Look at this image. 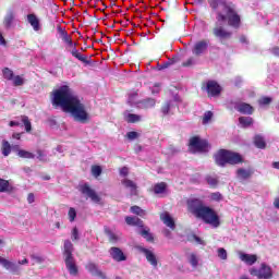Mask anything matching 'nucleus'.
Masks as SVG:
<instances>
[{"instance_id":"nucleus-51","label":"nucleus","mask_w":279,"mask_h":279,"mask_svg":"<svg viewBox=\"0 0 279 279\" xmlns=\"http://www.w3.org/2000/svg\"><path fill=\"white\" fill-rule=\"evenodd\" d=\"M210 198L214 201V202H221V199H223V196H221V193L217 192V193H213L210 195Z\"/></svg>"},{"instance_id":"nucleus-24","label":"nucleus","mask_w":279,"mask_h":279,"mask_svg":"<svg viewBox=\"0 0 279 279\" xmlns=\"http://www.w3.org/2000/svg\"><path fill=\"white\" fill-rule=\"evenodd\" d=\"M125 222L128 223V226H137V228L144 227V222L138 217L128 216L125 218Z\"/></svg>"},{"instance_id":"nucleus-27","label":"nucleus","mask_w":279,"mask_h":279,"mask_svg":"<svg viewBox=\"0 0 279 279\" xmlns=\"http://www.w3.org/2000/svg\"><path fill=\"white\" fill-rule=\"evenodd\" d=\"M187 263H190V265L194 269H197V267L199 266V256H197V254H195V253H190L187 255Z\"/></svg>"},{"instance_id":"nucleus-50","label":"nucleus","mask_w":279,"mask_h":279,"mask_svg":"<svg viewBox=\"0 0 279 279\" xmlns=\"http://www.w3.org/2000/svg\"><path fill=\"white\" fill-rule=\"evenodd\" d=\"M72 241H80V231L77 227H74L72 230Z\"/></svg>"},{"instance_id":"nucleus-63","label":"nucleus","mask_w":279,"mask_h":279,"mask_svg":"<svg viewBox=\"0 0 279 279\" xmlns=\"http://www.w3.org/2000/svg\"><path fill=\"white\" fill-rule=\"evenodd\" d=\"M272 53H274L275 56H279V48H274V49H272Z\"/></svg>"},{"instance_id":"nucleus-29","label":"nucleus","mask_w":279,"mask_h":279,"mask_svg":"<svg viewBox=\"0 0 279 279\" xmlns=\"http://www.w3.org/2000/svg\"><path fill=\"white\" fill-rule=\"evenodd\" d=\"M252 170H245L243 168L238 169L236 174L240 180H247L252 178Z\"/></svg>"},{"instance_id":"nucleus-43","label":"nucleus","mask_w":279,"mask_h":279,"mask_svg":"<svg viewBox=\"0 0 279 279\" xmlns=\"http://www.w3.org/2000/svg\"><path fill=\"white\" fill-rule=\"evenodd\" d=\"M218 258H220L221 260H228V251H226V248H218Z\"/></svg>"},{"instance_id":"nucleus-36","label":"nucleus","mask_w":279,"mask_h":279,"mask_svg":"<svg viewBox=\"0 0 279 279\" xmlns=\"http://www.w3.org/2000/svg\"><path fill=\"white\" fill-rule=\"evenodd\" d=\"M165 191H167V184L165 182H161V183H157L155 186H154V193L156 195H160L162 193H165Z\"/></svg>"},{"instance_id":"nucleus-52","label":"nucleus","mask_w":279,"mask_h":279,"mask_svg":"<svg viewBox=\"0 0 279 279\" xmlns=\"http://www.w3.org/2000/svg\"><path fill=\"white\" fill-rule=\"evenodd\" d=\"M259 104H260V106H269V104H271V98L264 97V98L259 99Z\"/></svg>"},{"instance_id":"nucleus-60","label":"nucleus","mask_w":279,"mask_h":279,"mask_svg":"<svg viewBox=\"0 0 279 279\" xmlns=\"http://www.w3.org/2000/svg\"><path fill=\"white\" fill-rule=\"evenodd\" d=\"M110 241H117V235L112 232L109 233Z\"/></svg>"},{"instance_id":"nucleus-34","label":"nucleus","mask_w":279,"mask_h":279,"mask_svg":"<svg viewBox=\"0 0 279 279\" xmlns=\"http://www.w3.org/2000/svg\"><path fill=\"white\" fill-rule=\"evenodd\" d=\"M1 150H2V156L7 157L9 154H11L12 146L10 145V142L3 140L2 141V148H1Z\"/></svg>"},{"instance_id":"nucleus-16","label":"nucleus","mask_w":279,"mask_h":279,"mask_svg":"<svg viewBox=\"0 0 279 279\" xmlns=\"http://www.w3.org/2000/svg\"><path fill=\"white\" fill-rule=\"evenodd\" d=\"M2 267H4V269L8 271H11V274H15L16 276L21 274V267L5 258L2 260Z\"/></svg>"},{"instance_id":"nucleus-64","label":"nucleus","mask_w":279,"mask_h":279,"mask_svg":"<svg viewBox=\"0 0 279 279\" xmlns=\"http://www.w3.org/2000/svg\"><path fill=\"white\" fill-rule=\"evenodd\" d=\"M272 167H274V169H279V161L272 162Z\"/></svg>"},{"instance_id":"nucleus-57","label":"nucleus","mask_w":279,"mask_h":279,"mask_svg":"<svg viewBox=\"0 0 279 279\" xmlns=\"http://www.w3.org/2000/svg\"><path fill=\"white\" fill-rule=\"evenodd\" d=\"M203 90H206L208 97H210V81L206 82V87H203Z\"/></svg>"},{"instance_id":"nucleus-54","label":"nucleus","mask_w":279,"mask_h":279,"mask_svg":"<svg viewBox=\"0 0 279 279\" xmlns=\"http://www.w3.org/2000/svg\"><path fill=\"white\" fill-rule=\"evenodd\" d=\"M130 173V169H128V167H123L120 170V175H122L123 178H126V175H129Z\"/></svg>"},{"instance_id":"nucleus-20","label":"nucleus","mask_w":279,"mask_h":279,"mask_svg":"<svg viewBox=\"0 0 279 279\" xmlns=\"http://www.w3.org/2000/svg\"><path fill=\"white\" fill-rule=\"evenodd\" d=\"M219 226H221V217L215 209H210V228H219Z\"/></svg>"},{"instance_id":"nucleus-53","label":"nucleus","mask_w":279,"mask_h":279,"mask_svg":"<svg viewBox=\"0 0 279 279\" xmlns=\"http://www.w3.org/2000/svg\"><path fill=\"white\" fill-rule=\"evenodd\" d=\"M209 121H210V111H206L203 118V125H206V123H209Z\"/></svg>"},{"instance_id":"nucleus-2","label":"nucleus","mask_w":279,"mask_h":279,"mask_svg":"<svg viewBox=\"0 0 279 279\" xmlns=\"http://www.w3.org/2000/svg\"><path fill=\"white\" fill-rule=\"evenodd\" d=\"M211 8L217 10V21H228L231 27L241 25V16L236 13L234 4L227 3L226 0H211Z\"/></svg>"},{"instance_id":"nucleus-31","label":"nucleus","mask_w":279,"mask_h":279,"mask_svg":"<svg viewBox=\"0 0 279 279\" xmlns=\"http://www.w3.org/2000/svg\"><path fill=\"white\" fill-rule=\"evenodd\" d=\"M187 241L190 243H195V245H206V241H204V239L197 236L196 234H190L187 236Z\"/></svg>"},{"instance_id":"nucleus-15","label":"nucleus","mask_w":279,"mask_h":279,"mask_svg":"<svg viewBox=\"0 0 279 279\" xmlns=\"http://www.w3.org/2000/svg\"><path fill=\"white\" fill-rule=\"evenodd\" d=\"M57 32L60 35L61 40H63V43H65V45H68V47H74L76 44L73 43V38H71V36L69 35V33H66V31L64 28H62V26H58L57 27Z\"/></svg>"},{"instance_id":"nucleus-12","label":"nucleus","mask_w":279,"mask_h":279,"mask_svg":"<svg viewBox=\"0 0 279 279\" xmlns=\"http://www.w3.org/2000/svg\"><path fill=\"white\" fill-rule=\"evenodd\" d=\"M109 254L116 263H123V260H128V256H125L123 251L117 246L109 248Z\"/></svg>"},{"instance_id":"nucleus-26","label":"nucleus","mask_w":279,"mask_h":279,"mask_svg":"<svg viewBox=\"0 0 279 279\" xmlns=\"http://www.w3.org/2000/svg\"><path fill=\"white\" fill-rule=\"evenodd\" d=\"M122 184L123 186H125V189H130L131 191V195H136V183H134V181L130 180V179H124L122 180Z\"/></svg>"},{"instance_id":"nucleus-39","label":"nucleus","mask_w":279,"mask_h":279,"mask_svg":"<svg viewBox=\"0 0 279 279\" xmlns=\"http://www.w3.org/2000/svg\"><path fill=\"white\" fill-rule=\"evenodd\" d=\"M17 156L20 158H27V159H34L36 158V155H34L33 153L31 151H27V150H17Z\"/></svg>"},{"instance_id":"nucleus-30","label":"nucleus","mask_w":279,"mask_h":279,"mask_svg":"<svg viewBox=\"0 0 279 279\" xmlns=\"http://www.w3.org/2000/svg\"><path fill=\"white\" fill-rule=\"evenodd\" d=\"M12 186H10V181L0 178V193H10Z\"/></svg>"},{"instance_id":"nucleus-18","label":"nucleus","mask_w":279,"mask_h":279,"mask_svg":"<svg viewBox=\"0 0 279 279\" xmlns=\"http://www.w3.org/2000/svg\"><path fill=\"white\" fill-rule=\"evenodd\" d=\"M77 44H74L73 47H70L69 51L71 53V56H73V58H76V60H80V62H84L86 64H88V60H86L85 56L82 54L80 52V50H77Z\"/></svg>"},{"instance_id":"nucleus-19","label":"nucleus","mask_w":279,"mask_h":279,"mask_svg":"<svg viewBox=\"0 0 279 279\" xmlns=\"http://www.w3.org/2000/svg\"><path fill=\"white\" fill-rule=\"evenodd\" d=\"M160 219L161 221H163L165 226L171 228V230H175V221H173V218H171V215H169V213L160 214Z\"/></svg>"},{"instance_id":"nucleus-4","label":"nucleus","mask_w":279,"mask_h":279,"mask_svg":"<svg viewBox=\"0 0 279 279\" xmlns=\"http://www.w3.org/2000/svg\"><path fill=\"white\" fill-rule=\"evenodd\" d=\"M187 208L192 215L198 219H203L205 223H210V207L204 206V202H202V199H189Z\"/></svg>"},{"instance_id":"nucleus-8","label":"nucleus","mask_w":279,"mask_h":279,"mask_svg":"<svg viewBox=\"0 0 279 279\" xmlns=\"http://www.w3.org/2000/svg\"><path fill=\"white\" fill-rule=\"evenodd\" d=\"M248 271L251 276H255V278L258 279L274 278V270H271V266L267 265L266 263H262L258 269L253 267Z\"/></svg>"},{"instance_id":"nucleus-6","label":"nucleus","mask_w":279,"mask_h":279,"mask_svg":"<svg viewBox=\"0 0 279 279\" xmlns=\"http://www.w3.org/2000/svg\"><path fill=\"white\" fill-rule=\"evenodd\" d=\"M215 161L219 167H226V165H239L243 162V157L236 153L221 149L215 155Z\"/></svg>"},{"instance_id":"nucleus-59","label":"nucleus","mask_w":279,"mask_h":279,"mask_svg":"<svg viewBox=\"0 0 279 279\" xmlns=\"http://www.w3.org/2000/svg\"><path fill=\"white\" fill-rule=\"evenodd\" d=\"M28 263L29 260H27V258L17 262L19 265H27Z\"/></svg>"},{"instance_id":"nucleus-3","label":"nucleus","mask_w":279,"mask_h":279,"mask_svg":"<svg viewBox=\"0 0 279 279\" xmlns=\"http://www.w3.org/2000/svg\"><path fill=\"white\" fill-rule=\"evenodd\" d=\"M192 56L186 61L182 63V66L191 68L196 64H202V59L208 56V51H210V40L209 39H201L191 48Z\"/></svg>"},{"instance_id":"nucleus-58","label":"nucleus","mask_w":279,"mask_h":279,"mask_svg":"<svg viewBox=\"0 0 279 279\" xmlns=\"http://www.w3.org/2000/svg\"><path fill=\"white\" fill-rule=\"evenodd\" d=\"M0 45L2 47H5L8 45V41H5V38L3 37V34L0 32Z\"/></svg>"},{"instance_id":"nucleus-5","label":"nucleus","mask_w":279,"mask_h":279,"mask_svg":"<svg viewBox=\"0 0 279 279\" xmlns=\"http://www.w3.org/2000/svg\"><path fill=\"white\" fill-rule=\"evenodd\" d=\"M63 258L70 276H77V274H80V269L75 263V257H73V243H71V240L64 241Z\"/></svg>"},{"instance_id":"nucleus-62","label":"nucleus","mask_w":279,"mask_h":279,"mask_svg":"<svg viewBox=\"0 0 279 279\" xmlns=\"http://www.w3.org/2000/svg\"><path fill=\"white\" fill-rule=\"evenodd\" d=\"M274 206L279 209V197L275 198Z\"/></svg>"},{"instance_id":"nucleus-47","label":"nucleus","mask_w":279,"mask_h":279,"mask_svg":"<svg viewBox=\"0 0 279 279\" xmlns=\"http://www.w3.org/2000/svg\"><path fill=\"white\" fill-rule=\"evenodd\" d=\"M68 215H69V220L71 222H73V221H75V217H77V211H75V208L71 207L69 209V214Z\"/></svg>"},{"instance_id":"nucleus-61","label":"nucleus","mask_w":279,"mask_h":279,"mask_svg":"<svg viewBox=\"0 0 279 279\" xmlns=\"http://www.w3.org/2000/svg\"><path fill=\"white\" fill-rule=\"evenodd\" d=\"M219 181L217 180V179H210V185L211 186H217V183H218Z\"/></svg>"},{"instance_id":"nucleus-41","label":"nucleus","mask_w":279,"mask_h":279,"mask_svg":"<svg viewBox=\"0 0 279 279\" xmlns=\"http://www.w3.org/2000/svg\"><path fill=\"white\" fill-rule=\"evenodd\" d=\"M22 122L24 123L26 132H32V122H29V118L27 116L22 117Z\"/></svg>"},{"instance_id":"nucleus-49","label":"nucleus","mask_w":279,"mask_h":279,"mask_svg":"<svg viewBox=\"0 0 279 279\" xmlns=\"http://www.w3.org/2000/svg\"><path fill=\"white\" fill-rule=\"evenodd\" d=\"M126 138H129V141H136V138H138V133L131 131L126 134Z\"/></svg>"},{"instance_id":"nucleus-17","label":"nucleus","mask_w":279,"mask_h":279,"mask_svg":"<svg viewBox=\"0 0 279 279\" xmlns=\"http://www.w3.org/2000/svg\"><path fill=\"white\" fill-rule=\"evenodd\" d=\"M235 110L238 112H241L242 114H253L254 113V107L250 104L241 102L235 105Z\"/></svg>"},{"instance_id":"nucleus-38","label":"nucleus","mask_w":279,"mask_h":279,"mask_svg":"<svg viewBox=\"0 0 279 279\" xmlns=\"http://www.w3.org/2000/svg\"><path fill=\"white\" fill-rule=\"evenodd\" d=\"M131 213H133V215H137L138 217H145V215H147V211H145V209L136 205L131 207Z\"/></svg>"},{"instance_id":"nucleus-22","label":"nucleus","mask_w":279,"mask_h":279,"mask_svg":"<svg viewBox=\"0 0 279 279\" xmlns=\"http://www.w3.org/2000/svg\"><path fill=\"white\" fill-rule=\"evenodd\" d=\"M27 22L32 25L34 32L40 31V20L36 16V14H28Z\"/></svg>"},{"instance_id":"nucleus-46","label":"nucleus","mask_w":279,"mask_h":279,"mask_svg":"<svg viewBox=\"0 0 279 279\" xmlns=\"http://www.w3.org/2000/svg\"><path fill=\"white\" fill-rule=\"evenodd\" d=\"M31 258L32 260H34V263H37L38 265H41V263H45V257L40 255L33 254L31 255Z\"/></svg>"},{"instance_id":"nucleus-13","label":"nucleus","mask_w":279,"mask_h":279,"mask_svg":"<svg viewBox=\"0 0 279 279\" xmlns=\"http://www.w3.org/2000/svg\"><path fill=\"white\" fill-rule=\"evenodd\" d=\"M85 269H87V271H89V274H92V276H97L98 278L101 279H107L106 274H104V271L99 270V268L97 267V264L89 262L86 264Z\"/></svg>"},{"instance_id":"nucleus-56","label":"nucleus","mask_w":279,"mask_h":279,"mask_svg":"<svg viewBox=\"0 0 279 279\" xmlns=\"http://www.w3.org/2000/svg\"><path fill=\"white\" fill-rule=\"evenodd\" d=\"M160 93V84H155V87L151 89L153 95H158Z\"/></svg>"},{"instance_id":"nucleus-33","label":"nucleus","mask_w":279,"mask_h":279,"mask_svg":"<svg viewBox=\"0 0 279 279\" xmlns=\"http://www.w3.org/2000/svg\"><path fill=\"white\" fill-rule=\"evenodd\" d=\"M239 123L242 128H250L254 123V119L252 117H240Z\"/></svg>"},{"instance_id":"nucleus-35","label":"nucleus","mask_w":279,"mask_h":279,"mask_svg":"<svg viewBox=\"0 0 279 279\" xmlns=\"http://www.w3.org/2000/svg\"><path fill=\"white\" fill-rule=\"evenodd\" d=\"M2 75L4 80L12 82L14 80V71L10 70V68H4L2 70Z\"/></svg>"},{"instance_id":"nucleus-25","label":"nucleus","mask_w":279,"mask_h":279,"mask_svg":"<svg viewBox=\"0 0 279 279\" xmlns=\"http://www.w3.org/2000/svg\"><path fill=\"white\" fill-rule=\"evenodd\" d=\"M240 258L241 260H243V263H246V265H254V263L258 260V257L256 255H250L245 253H242L240 255Z\"/></svg>"},{"instance_id":"nucleus-10","label":"nucleus","mask_w":279,"mask_h":279,"mask_svg":"<svg viewBox=\"0 0 279 279\" xmlns=\"http://www.w3.org/2000/svg\"><path fill=\"white\" fill-rule=\"evenodd\" d=\"M80 191L83 195H86V197H89V199H92V202H94L95 204H99V202H101V197H99V195H97V192L90 189V185H88L87 183L82 185L80 187Z\"/></svg>"},{"instance_id":"nucleus-21","label":"nucleus","mask_w":279,"mask_h":279,"mask_svg":"<svg viewBox=\"0 0 279 279\" xmlns=\"http://www.w3.org/2000/svg\"><path fill=\"white\" fill-rule=\"evenodd\" d=\"M222 90L223 87H221L219 83H217L216 81H210V97H219Z\"/></svg>"},{"instance_id":"nucleus-1","label":"nucleus","mask_w":279,"mask_h":279,"mask_svg":"<svg viewBox=\"0 0 279 279\" xmlns=\"http://www.w3.org/2000/svg\"><path fill=\"white\" fill-rule=\"evenodd\" d=\"M52 105L62 108L63 112H69L77 123H88L90 121V114L86 111V105L66 85L59 87L53 93Z\"/></svg>"},{"instance_id":"nucleus-32","label":"nucleus","mask_w":279,"mask_h":279,"mask_svg":"<svg viewBox=\"0 0 279 279\" xmlns=\"http://www.w3.org/2000/svg\"><path fill=\"white\" fill-rule=\"evenodd\" d=\"M254 144L258 149H265L267 147V144L265 143V137L262 135H256L254 137Z\"/></svg>"},{"instance_id":"nucleus-48","label":"nucleus","mask_w":279,"mask_h":279,"mask_svg":"<svg viewBox=\"0 0 279 279\" xmlns=\"http://www.w3.org/2000/svg\"><path fill=\"white\" fill-rule=\"evenodd\" d=\"M37 158L40 160V162H47V155L43 150H37Z\"/></svg>"},{"instance_id":"nucleus-55","label":"nucleus","mask_w":279,"mask_h":279,"mask_svg":"<svg viewBox=\"0 0 279 279\" xmlns=\"http://www.w3.org/2000/svg\"><path fill=\"white\" fill-rule=\"evenodd\" d=\"M28 204H34L36 202V196H34V193H29L27 196Z\"/></svg>"},{"instance_id":"nucleus-37","label":"nucleus","mask_w":279,"mask_h":279,"mask_svg":"<svg viewBox=\"0 0 279 279\" xmlns=\"http://www.w3.org/2000/svg\"><path fill=\"white\" fill-rule=\"evenodd\" d=\"M140 234L148 242L154 241V235L149 232V229H141Z\"/></svg>"},{"instance_id":"nucleus-44","label":"nucleus","mask_w":279,"mask_h":279,"mask_svg":"<svg viewBox=\"0 0 279 279\" xmlns=\"http://www.w3.org/2000/svg\"><path fill=\"white\" fill-rule=\"evenodd\" d=\"M101 166L92 167V174L94 175V178H99V175H101Z\"/></svg>"},{"instance_id":"nucleus-28","label":"nucleus","mask_w":279,"mask_h":279,"mask_svg":"<svg viewBox=\"0 0 279 279\" xmlns=\"http://www.w3.org/2000/svg\"><path fill=\"white\" fill-rule=\"evenodd\" d=\"M124 119L128 123H138V122L143 121V117L135 114V113L124 114Z\"/></svg>"},{"instance_id":"nucleus-45","label":"nucleus","mask_w":279,"mask_h":279,"mask_svg":"<svg viewBox=\"0 0 279 279\" xmlns=\"http://www.w3.org/2000/svg\"><path fill=\"white\" fill-rule=\"evenodd\" d=\"M171 106H172V101H171V100L167 101V102L162 106V108H161L162 114H169V110H171Z\"/></svg>"},{"instance_id":"nucleus-40","label":"nucleus","mask_w":279,"mask_h":279,"mask_svg":"<svg viewBox=\"0 0 279 279\" xmlns=\"http://www.w3.org/2000/svg\"><path fill=\"white\" fill-rule=\"evenodd\" d=\"M137 97H138V93H136V92L130 94L129 99H128V104H130V106H135L136 107V104H138V101H136Z\"/></svg>"},{"instance_id":"nucleus-14","label":"nucleus","mask_w":279,"mask_h":279,"mask_svg":"<svg viewBox=\"0 0 279 279\" xmlns=\"http://www.w3.org/2000/svg\"><path fill=\"white\" fill-rule=\"evenodd\" d=\"M155 107H156V99L154 98H145L136 102V108H138V110H149L150 108H155Z\"/></svg>"},{"instance_id":"nucleus-11","label":"nucleus","mask_w":279,"mask_h":279,"mask_svg":"<svg viewBox=\"0 0 279 279\" xmlns=\"http://www.w3.org/2000/svg\"><path fill=\"white\" fill-rule=\"evenodd\" d=\"M138 252L145 255L146 260L153 266L158 267V259L156 258V254L151 252L149 248H145L143 246H137Z\"/></svg>"},{"instance_id":"nucleus-9","label":"nucleus","mask_w":279,"mask_h":279,"mask_svg":"<svg viewBox=\"0 0 279 279\" xmlns=\"http://www.w3.org/2000/svg\"><path fill=\"white\" fill-rule=\"evenodd\" d=\"M16 23H19V19L16 17V11L9 9L3 19V26L5 29H12L16 27Z\"/></svg>"},{"instance_id":"nucleus-42","label":"nucleus","mask_w":279,"mask_h":279,"mask_svg":"<svg viewBox=\"0 0 279 279\" xmlns=\"http://www.w3.org/2000/svg\"><path fill=\"white\" fill-rule=\"evenodd\" d=\"M11 81L13 82V86H23V84H25V80H23L21 75L13 76Z\"/></svg>"},{"instance_id":"nucleus-7","label":"nucleus","mask_w":279,"mask_h":279,"mask_svg":"<svg viewBox=\"0 0 279 279\" xmlns=\"http://www.w3.org/2000/svg\"><path fill=\"white\" fill-rule=\"evenodd\" d=\"M190 154H204L208 151V142L205 138H201L199 135L192 136L189 140Z\"/></svg>"},{"instance_id":"nucleus-23","label":"nucleus","mask_w":279,"mask_h":279,"mask_svg":"<svg viewBox=\"0 0 279 279\" xmlns=\"http://www.w3.org/2000/svg\"><path fill=\"white\" fill-rule=\"evenodd\" d=\"M214 34L217 36V38H230V36H232L231 32L223 29L221 26L214 28Z\"/></svg>"}]
</instances>
